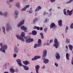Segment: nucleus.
<instances>
[{"mask_svg":"<svg viewBox=\"0 0 73 73\" xmlns=\"http://www.w3.org/2000/svg\"><path fill=\"white\" fill-rule=\"evenodd\" d=\"M43 62L44 64H48L49 62V60L48 59H45L43 61Z\"/></svg>","mask_w":73,"mask_h":73,"instance_id":"nucleus-26","label":"nucleus"},{"mask_svg":"<svg viewBox=\"0 0 73 73\" xmlns=\"http://www.w3.org/2000/svg\"><path fill=\"white\" fill-rule=\"evenodd\" d=\"M40 35L41 36H43V34L41 33H40Z\"/></svg>","mask_w":73,"mask_h":73,"instance_id":"nucleus-60","label":"nucleus"},{"mask_svg":"<svg viewBox=\"0 0 73 73\" xmlns=\"http://www.w3.org/2000/svg\"><path fill=\"white\" fill-rule=\"evenodd\" d=\"M37 8L39 10H40L41 9V7L40 6H38L37 7Z\"/></svg>","mask_w":73,"mask_h":73,"instance_id":"nucleus-44","label":"nucleus"},{"mask_svg":"<svg viewBox=\"0 0 73 73\" xmlns=\"http://www.w3.org/2000/svg\"><path fill=\"white\" fill-rule=\"evenodd\" d=\"M70 28L73 29V23H72L70 25Z\"/></svg>","mask_w":73,"mask_h":73,"instance_id":"nucleus-40","label":"nucleus"},{"mask_svg":"<svg viewBox=\"0 0 73 73\" xmlns=\"http://www.w3.org/2000/svg\"><path fill=\"white\" fill-rule=\"evenodd\" d=\"M39 46H38V44H36L34 45V48L35 49V48H37V47H38Z\"/></svg>","mask_w":73,"mask_h":73,"instance_id":"nucleus-30","label":"nucleus"},{"mask_svg":"<svg viewBox=\"0 0 73 73\" xmlns=\"http://www.w3.org/2000/svg\"><path fill=\"white\" fill-rule=\"evenodd\" d=\"M19 11L18 10H16L14 11V13L16 16H17L19 15Z\"/></svg>","mask_w":73,"mask_h":73,"instance_id":"nucleus-24","label":"nucleus"},{"mask_svg":"<svg viewBox=\"0 0 73 73\" xmlns=\"http://www.w3.org/2000/svg\"><path fill=\"white\" fill-rule=\"evenodd\" d=\"M8 48L7 45H3L1 46V48H0V52H2L3 53H5V50Z\"/></svg>","mask_w":73,"mask_h":73,"instance_id":"nucleus-2","label":"nucleus"},{"mask_svg":"<svg viewBox=\"0 0 73 73\" xmlns=\"http://www.w3.org/2000/svg\"><path fill=\"white\" fill-rule=\"evenodd\" d=\"M16 61L18 63L19 66H22L23 64H22V63H21V60L20 59H18L16 60Z\"/></svg>","mask_w":73,"mask_h":73,"instance_id":"nucleus-7","label":"nucleus"},{"mask_svg":"<svg viewBox=\"0 0 73 73\" xmlns=\"http://www.w3.org/2000/svg\"><path fill=\"white\" fill-rule=\"evenodd\" d=\"M3 66L5 69H7V64H5Z\"/></svg>","mask_w":73,"mask_h":73,"instance_id":"nucleus-53","label":"nucleus"},{"mask_svg":"<svg viewBox=\"0 0 73 73\" xmlns=\"http://www.w3.org/2000/svg\"><path fill=\"white\" fill-rule=\"evenodd\" d=\"M33 41V38H30V42H31Z\"/></svg>","mask_w":73,"mask_h":73,"instance_id":"nucleus-42","label":"nucleus"},{"mask_svg":"<svg viewBox=\"0 0 73 73\" xmlns=\"http://www.w3.org/2000/svg\"><path fill=\"white\" fill-rule=\"evenodd\" d=\"M35 68L36 73H39L38 70H39V68H40V66L39 65H36L35 66Z\"/></svg>","mask_w":73,"mask_h":73,"instance_id":"nucleus-12","label":"nucleus"},{"mask_svg":"<svg viewBox=\"0 0 73 73\" xmlns=\"http://www.w3.org/2000/svg\"><path fill=\"white\" fill-rule=\"evenodd\" d=\"M38 11H39V10L37 8H36V9L35 10V12H37Z\"/></svg>","mask_w":73,"mask_h":73,"instance_id":"nucleus-52","label":"nucleus"},{"mask_svg":"<svg viewBox=\"0 0 73 73\" xmlns=\"http://www.w3.org/2000/svg\"><path fill=\"white\" fill-rule=\"evenodd\" d=\"M42 42H41V40L40 39H39L38 41V46H41V43Z\"/></svg>","mask_w":73,"mask_h":73,"instance_id":"nucleus-18","label":"nucleus"},{"mask_svg":"<svg viewBox=\"0 0 73 73\" xmlns=\"http://www.w3.org/2000/svg\"><path fill=\"white\" fill-rule=\"evenodd\" d=\"M50 28H56L57 26H56V25L54 23H52L50 25Z\"/></svg>","mask_w":73,"mask_h":73,"instance_id":"nucleus-13","label":"nucleus"},{"mask_svg":"<svg viewBox=\"0 0 73 73\" xmlns=\"http://www.w3.org/2000/svg\"><path fill=\"white\" fill-rule=\"evenodd\" d=\"M13 57L14 58H16V57H17V54H13Z\"/></svg>","mask_w":73,"mask_h":73,"instance_id":"nucleus-45","label":"nucleus"},{"mask_svg":"<svg viewBox=\"0 0 73 73\" xmlns=\"http://www.w3.org/2000/svg\"><path fill=\"white\" fill-rule=\"evenodd\" d=\"M25 40H26V42L30 43V37L29 36H25L24 37Z\"/></svg>","mask_w":73,"mask_h":73,"instance_id":"nucleus-9","label":"nucleus"},{"mask_svg":"<svg viewBox=\"0 0 73 73\" xmlns=\"http://www.w3.org/2000/svg\"><path fill=\"white\" fill-rule=\"evenodd\" d=\"M40 31H42V29H43L42 27H40Z\"/></svg>","mask_w":73,"mask_h":73,"instance_id":"nucleus-59","label":"nucleus"},{"mask_svg":"<svg viewBox=\"0 0 73 73\" xmlns=\"http://www.w3.org/2000/svg\"><path fill=\"white\" fill-rule=\"evenodd\" d=\"M69 29V27H68V26H66V29H65V33H66L68 32V30Z\"/></svg>","mask_w":73,"mask_h":73,"instance_id":"nucleus-32","label":"nucleus"},{"mask_svg":"<svg viewBox=\"0 0 73 73\" xmlns=\"http://www.w3.org/2000/svg\"><path fill=\"white\" fill-rule=\"evenodd\" d=\"M68 47L69 48L70 50V51H72V50H73V46L71 44H69L68 45Z\"/></svg>","mask_w":73,"mask_h":73,"instance_id":"nucleus-21","label":"nucleus"},{"mask_svg":"<svg viewBox=\"0 0 73 73\" xmlns=\"http://www.w3.org/2000/svg\"><path fill=\"white\" fill-rule=\"evenodd\" d=\"M2 29L3 33L5 35V27H2Z\"/></svg>","mask_w":73,"mask_h":73,"instance_id":"nucleus-23","label":"nucleus"},{"mask_svg":"<svg viewBox=\"0 0 73 73\" xmlns=\"http://www.w3.org/2000/svg\"><path fill=\"white\" fill-rule=\"evenodd\" d=\"M47 55V54L43 53V55H42L43 57H45Z\"/></svg>","mask_w":73,"mask_h":73,"instance_id":"nucleus-39","label":"nucleus"},{"mask_svg":"<svg viewBox=\"0 0 73 73\" xmlns=\"http://www.w3.org/2000/svg\"><path fill=\"white\" fill-rule=\"evenodd\" d=\"M45 66L44 65H43L41 67V69H45Z\"/></svg>","mask_w":73,"mask_h":73,"instance_id":"nucleus-48","label":"nucleus"},{"mask_svg":"<svg viewBox=\"0 0 73 73\" xmlns=\"http://www.w3.org/2000/svg\"><path fill=\"white\" fill-rule=\"evenodd\" d=\"M16 37L17 38H18V39L21 40V41H23V42H24L25 41V40H24L23 38L21 36H20L18 35H16Z\"/></svg>","mask_w":73,"mask_h":73,"instance_id":"nucleus-6","label":"nucleus"},{"mask_svg":"<svg viewBox=\"0 0 73 73\" xmlns=\"http://www.w3.org/2000/svg\"><path fill=\"white\" fill-rule=\"evenodd\" d=\"M54 43L53 45V46H55L56 48H58L60 46V43L57 41V39H55L54 40Z\"/></svg>","mask_w":73,"mask_h":73,"instance_id":"nucleus-3","label":"nucleus"},{"mask_svg":"<svg viewBox=\"0 0 73 73\" xmlns=\"http://www.w3.org/2000/svg\"><path fill=\"white\" fill-rule=\"evenodd\" d=\"M24 23H25V20H23L18 23L17 25V27H18V28H20L21 25H23L24 24Z\"/></svg>","mask_w":73,"mask_h":73,"instance_id":"nucleus-5","label":"nucleus"},{"mask_svg":"<svg viewBox=\"0 0 73 73\" xmlns=\"http://www.w3.org/2000/svg\"><path fill=\"white\" fill-rule=\"evenodd\" d=\"M65 43H66V44H68L69 43H70V40H69V39H68V38H66Z\"/></svg>","mask_w":73,"mask_h":73,"instance_id":"nucleus-27","label":"nucleus"},{"mask_svg":"<svg viewBox=\"0 0 73 73\" xmlns=\"http://www.w3.org/2000/svg\"><path fill=\"white\" fill-rule=\"evenodd\" d=\"M51 3H54V2H55L56 1V0H50Z\"/></svg>","mask_w":73,"mask_h":73,"instance_id":"nucleus-46","label":"nucleus"},{"mask_svg":"<svg viewBox=\"0 0 73 73\" xmlns=\"http://www.w3.org/2000/svg\"><path fill=\"white\" fill-rule=\"evenodd\" d=\"M29 7H30V5H26V6H25V8H26V9H27V8H29Z\"/></svg>","mask_w":73,"mask_h":73,"instance_id":"nucleus-37","label":"nucleus"},{"mask_svg":"<svg viewBox=\"0 0 73 73\" xmlns=\"http://www.w3.org/2000/svg\"><path fill=\"white\" fill-rule=\"evenodd\" d=\"M23 63L24 65H28V64H30V63L27 60L26 61H23Z\"/></svg>","mask_w":73,"mask_h":73,"instance_id":"nucleus-17","label":"nucleus"},{"mask_svg":"<svg viewBox=\"0 0 73 73\" xmlns=\"http://www.w3.org/2000/svg\"><path fill=\"white\" fill-rule=\"evenodd\" d=\"M26 9H26L25 7H24V8L22 9L21 10V11H25Z\"/></svg>","mask_w":73,"mask_h":73,"instance_id":"nucleus-38","label":"nucleus"},{"mask_svg":"<svg viewBox=\"0 0 73 73\" xmlns=\"http://www.w3.org/2000/svg\"><path fill=\"white\" fill-rule=\"evenodd\" d=\"M72 60L71 61V63L72 65H73V57H72Z\"/></svg>","mask_w":73,"mask_h":73,"instance_id":"nucleus-57","label":"nucleus"},{"mask_svg":"<svg viewBox=\"0 0 73 73\" xmlns=\"http://www.w3.org/2000/svg\"><path fill=\"white\" fill-rule=\"evenodd\" d=\"M32 34L33 35H37V31L35 30L33 31L32 32Z\"/></svg>","mask_w":73,"mask_h":73,"instance_id":"nucleus-29","label":"nucleus"},{"mask_svg":"<svg viewBox=\"0 0 73 73\" xmlns=\"http://www.w3.org/2000/svg\"><path fill=\"white\" fill-rule=\"evenodd\" d=\"M6 30L7 32H9V30L12 29L11 26L9 23H7L6 25Z\"/></svg>","mask_w":73,"mask_h":73,"instance_id":"nucleus-4","label":"nucleus"},{"mask_svg":"<svg viewBox=\"0 0 73 73\" xmlns=\"http://www.w3.org/2000/svg\"><path fill=\"white\" fill-rule=\"evenodd\" d=\"M54 66H56V67H58V64L57 62H55L54 63Z\"/></svg>","mask_w":73,"mask_h":73,"instance_id":"nucleus-35","label":"nucleus"},{"mask_svg":"<svg viewBox=\"0 0 73 73\" xmlns=\"http://www.w3.org/2000/svg\"><path fill=\"white\" fill-rule=\"evenodd\" d=\"M21 29L23 31H26V30H27V27L24 26H22L21 27Z\"/></svg>","mask_w":73,"mask_h":73,"instance_id":"nucleus-15","label":"nucleus"},{"mask_svg":"<svg viewBox=\"0 0 73 73\" xmlns=\"http://www.w3.org/2000/svg\"><path fill=\"white\" fill-rule=\"evenodd\" d=\"M19 51V48H18V47H17V46H15L14 49V52L15 53H17Z\"/></svg>","mask_w":73,"mask_h":73,"instance_id":"nucleus-10","label":"nucleus"},{"mask_svg":"<svg viewBox=\"0 0 73 73\" xmlns=\"http://www.w3.org/2000/svg\"><path fill=\"white\" fill-rule=\"evenodd\" d=\"M36 57L37 58V59H38V58H41V57L39 56H36Z\"/></svg>","mask_w":73,"mask_h":73,"instance_id":"nucleus-55","label":"nucleus"},{"mask_svg":"<svg viewBox=\"0 0 73 73\" xmlns=\"http://www.w3.org/2000/svg\"><path fill=\"white\" fill-rule=\"evenodd\" d=\"M15 7H17L18 8H20L21 6H20V3L18 2L16 3L15 4Z\"/></svg>","mask_w":73,"mask_h":73,"instance_id":"nucleus-16","label":"nucleus"},{"mask_svg":"<svg viewBox=\"0 0 73 73\" xmlns=\"http://www.w3.org/2000/svg\"><path fill=\"white\" fill-rule=\"evenodd\" d=\"M9 3H11L10 2V1H7V4H9Z\"/></svg>","mask_w":73,"mask_h":73,"instance_id":"nucleus-56","label":"nucleus"},{"mask_svg":"<svg viewBox=\"0 0 73 73\" xmlns=\"http://www.w3.org/2000/svg\"><path fill=\"white\" fill-rule=\"evenodd\" d=\"M49 19L48 18H46V19L44 21V23H47L48 21H49Z\"/></svg>","mask_w":73,"mask_h":73,"instance_id":"nucleus-33","label":"nucleus"},{"mask_svg":"<svg viewBox=\"0 0 73 73\" xmlns=\"http://www.w3.org/2000/svg\"><path fill=\"white\" fill-rule=\"evenodd\" d=\"M64 13L65 15H66V16H68L69 15V16H72V14H73V10H71V11H69V10H67V14L66 12V9H64Z\"/></svg>","mask_w":73,"mask_h":73,"instance_id":"nucleus-1","label":"nucleus"},{"mask_svg":"<svg viewBox=\"0 0 73 73\" xmlns=\"http://www.w3.org/2000/svg\"><path fill=\"white\" fill-rule=\"evenodd\" d=\"M45 57L43 56L42 57V60H43V61H44L45 60Z\"/></svg>","mask_w":73,"mask_h":73,"instance_id":"nucleus-54","label":"nucleus"},{"mask_svg":"<svg viewBox=\"0 0 73 73\" xmlns=\"http://www.w3.org/2000/svg\"><path fill=\"white\" fill-rule=\"evenodd\" d=\"M8 15V13L7 12H5L4 13H3L1 11H0V15L1 16H4V17H5L7 16V15Z\"/></svg>","mask_w":73,"mask_h":73,"instance_id":"nucleus-8","label":"nucleus"},{"mask_svg":"<svg viewBox=\"0 0 73 73\" xmlns=\"http://www.w3.org/2000/svg\"><path fill=\"white\" fill-rule=\"evenodd\" d=\"M10 71L11 73H14L15 72V70L13 69V68H11L10 69Z\"/></svg>","mask_w":73,"mask_h":73,"instance_id":"nucleus-28","label":"nucleus"},{"mask_svg":"<svg viewBox=\"0 0 73 73\" xmlns=\"http://www.w3.org/2000/svg\"><path fill=\"white\" fill-rule=\"evenodd\" d=\"M36 22L34 20L33 21V22L32 23V24H35Z\"/></svg>","mask_w":73,"mask_h":73,"instance_id":"nucleus-47","label":"nucleus"},{"mask_svg":"<svg viewBox=\"0 0 73 73\" xmlns=\"http://www.w3.org/2000/svg\"><path fill=\"white\" fill-rule=\"evenodd\" d=\"M25 36V33L24 32H22L21 33V36L22 38H23L24 36Z\"/></svg>","mask_w":73,"mask_h":73,"instance_id":"nucleus-25","label":"nucleus"},{"mask_svg":"<svg viewBox=\"0 0 73 73\" xmlns=\"http://www.w3.org/2000/svg\"><path fill=\"white\" fill-rule=\"evenodd\" d=\"M73 0H70L69 1L66 2V4H70V3H72V2H73Z\"/></svg>","mask_w":73,"mask_h":73,"instance_id":"nucleus-36","label":"nucleus"},{"mask_svg":"<svg viewBox=\"0 0 73 73\" xmlns=\"http://www.w3.org/2000/svg\"><path fill=\"white\" fill-rule=\"evenodd\" d=\"M15 72H19V69L18 68H16L15 70Z\"/></svg>","mask_w":73,"mask_h":73,"instance_id":"nucleus-50","label":"nucleus"},{"mask_svg":"<svg viewBox=\"0 0 73 73\" xmlns=\"http://www.w3.org/2000/svg\"><path fill=\"white\" fill-rule=\"evenodd\" d=\"M37 60V56H35L34 58H32V61H35V60Z\"/></svg>","mask_w":73,"mask_h":73,"instance_id":"nucleus-31","label":"nucleus"},{"mask_svg":"<svg viewBox=\"0 0 73 73\" xmlns=\"http://www.w3.org/2000/svg\"><path fill=\"white\" fill-rule=\"evenodd\" d=\"M34 29H36L37 30H40V27H39L35 26L34 27Z\"/></svg>","mask_w":73,"mask_h":73,"instance_id":"nucleus-34","label":"nucleus"},{"mask_svg":"<svg viewBox=\"0 0 73 73\" xmlns=\"http://www.w3.org/2000/svg\"><path fill=\"white\" fill-rule=\"evenodd\" d=\"M48 13L46 12H44L43 13V15H48Z\"/></svg>","mask_w":73,"mask_h":73,"instance_id":"nucleus-43","label":"nucleus"},{"mask_svg":"<svg viewBox=\"0 0 73 73\" xmlns=\"http://www.w3.org/2000/svg\"><path fill=\"white\" fill-rule=\"evenodd\" d=\"M15 19H17L18 18V17L17 16V15H16L15 17Z\"/></svg>","mask_w":73,"mask_h":73,"instance_id":"nucleus-62","label":"nucleus"},{"mask_svg":"<svg viewBox=\"0 0 73 73\" xmlns=\"http://www.w3.org/2000/svg\"><path fill=\"white\" fill-rule=\"evenodd\" d=\"M70 56V54L69 53H66V57L67 60H69V56Z\"/></svg>","mask_w":73,"mask_h":73,"instance_id":"nucleus-19","label":"nucleus"},{"mask_svg":"<svg viewBox=\"0 0 73 73\" xmlns=\"http://www.w3.org/2000/svg\"><path fill=\"white\" fill-rule=\"evenodd\" d=\"M49 42H50V43H52V42H53V41H52V40H50Z\"/></svg>","mask_w":73,"mask_h":73,"instance_id":"nucleus-61","label":"nucleus"},{"mask_svg":"<svg viewBox=\"0 0 73 73\" xmlns=\"http://www.w3.org/2000/svg\"><path fill=\"white\" fill-rule=\"evenodd\" d=\"M22 66L23 67L24 69L25 70H29V67H28V66L23 65H22Z\"/></svg>","mask_w":73,"mask_h":73,"instance_id":"nucleus-14","label":"nucleus"},{"mask_svg":"<svg viewBox=\"0 0 73 73\" xmlns=\"http://www.w3.org/2000/svg\"><path fill=\"white\" fill-rule=\"evenodd\" d=\"M55 57L56 60H58L60 58V55L58 52H57L56 54Z\"/></svg>","mask_w":73,"mask_h":73,"instance_id":"nucleus-11","label":"nucleus"},{"mask_svg":"<svg viewBox=\"0 0 73 73\" xmlns=\"http://www.w3.org/2000/svg\"><path fill=\"white\" fill-rule=\"evenodd\" d=\"M10 0V2L11 3L12 2H13V1L14 0Z\"/></svg>","mask_w":73,"mask_h":73,"instance_id":"nucleus-63","label":"nucleus"},{"mask_svg":"<svg viewBox=\"0 0 73 73\" xmlns=\"http://www.w3.org/2000/svg\"><path fill=\"white\" fill-rule=\"evenodd\" d=\"M53 10L52 9V8H51L50 9H49L48 10V11L50 12H52Z\"/></svg>","mask_w":73,"mask_h":73,"instance_id":"nucleus-51","label":"nucleus"},{"mask_svg":"<svg viewBox=\"0 0 73 73\" xmlns=\"http://www.w3.org/2000/svg\"><path fill=\"white\" fill-rule=\"evenodd\" d=\"M62 20H60L58 21L59 25V26H60V27H61V26H62Z\"/></svg>","mask_w":73,"mask_h":73,"instance_id":"nucleus-20","label":"nucleus"},{"mask_svg":"<svg viewBox=\"0 0 73 73\" xmlns=\"http://www.w3.org/2000/svg\"><path fill=\"white\" fill-rule=\"evenodd\" d=\"M47 45L48 46H49V45H50V43H49V40H47L46 43H45L44 44V45Z\"/></svg>","mask_w":73,"mask_h":73,"instance_id":"nucleus-22","label":"nucleus"},{"mask_svg":"<svg viewBox=\"0 0 73 73\" xmlns=\"http://www.w3.org/2000/svg\"><path fill=\"white\" fill-rule=\"evenodd\" d=\"M47 30V29L46 28H45L44 29V32H46V31Z\"/></svg>","mask_w":73,"mask_h":73,"instance_id":"nucleus-58","label":"nucleus"},{"mask_svg":"<svg viewBox=\"0 0 73 73\" xmlns=\"http://www.w3.org/2000/svg\"><path fill=\"white\" fill-rule=\"evenodd\" d=\"M36 22H37V21L38 20V18H35V19H34Z\"/></svg>","mask_w":73,"mask_h":73,"instance_id":"nucleus-49","label":"nucleus"},{"mask_svg":"<svg viewBox=\"0 0 73 73\" xmlns=\"http://www.w3.org/2000/svg\"><path fill=\"white\" fill-rule=\"evenodd\" d=\"M43 53H45L46 54H47V50H44Z\"/></svg>","mask_w":73,"mask_h":73,"instance_id":"nucleus-41","label":"nucleus"},{"mask_svg":"<svg viewBox=\"0 0 73 73\" xmlns=\"http://www.w3.org/2000/svg\"><path fill=\"white\" fill-rule=\"evenodd\" d=\"M9 8H12V6L11 5H9Z\"/></svg>","mask_w":73,"mask_h":73,"instance_id":"nucleus-64","label":"nucleus"}]
</instances>
